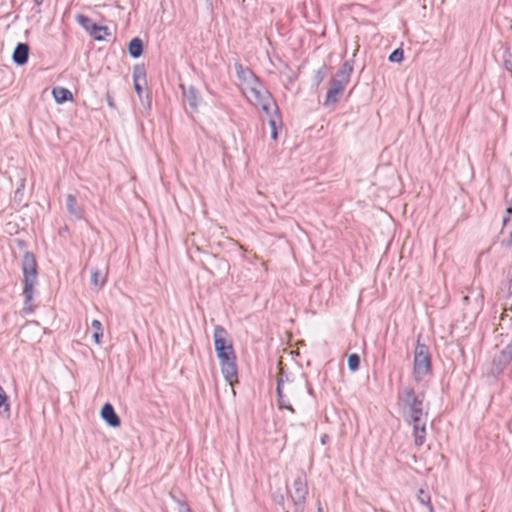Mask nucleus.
<instances>
[{
    "mask_svg": "<svg viewBox=\"0 0 512 512\" xmlns=\"http://www.w3.org/2000/svg\"><path fill=\"white\" fill-rule=\"evenodd\" d=\"M507 55L504 57V67L508 71H512V55L507 51L505 52Z\"/></svg>",
    "mask_w": 512,
    "mask_h": 512,
    "instance_id": "30",
    "label": "nucleus"
},
{
    "mask_svg": "<svg viewBox=\"0 0 512 512\" xmlns=\"http://www.w3.org/2000/svg\"><path fill=\"white\" fill-rule=\"evenodd\" d=\"M317 512H323V509L320 505L318 506Z\"/></svg>",
    "mask_w": 512,
    "mask_h": 512,
    "instance_id": "41",
    "label": "nucleus"
},
{
    "mask_svg": "<svg viewBox=\"0 0 512 512\" xmlns=\"http://www.w3.org/2000/svg\"><path fill=\"white\" fill-rule=\"evenodd\" d=\"M101 418L110 427L117 428L121 425L120 417L115 412L113 405L109 402L105 403L100 411Z\"/></svg>",
    "mask_w": 512,
    "mask_h": 512,
    "instance_id": "11",
    "label": "nucleus"
},
{
    "mask_svg": "<svg viewBox=\"0 0 512 512\" xmlns=\"http://www.w3.org/2000/svg\"><path fill=\"white\" fill-rule=\"evenodd\" d=\"M9 411L8 396L0 385V413Z\"/></svg>",
    "mask_w": 512,
    "mask_h": 512,
    "instance_id": "26",
    "label": "nucleus"
},
{
    "mask_svg": "<svg viewBox=\"0 0 512 512\" xmlns=\"http://www.w3.org/2000/svg\"><path fill=\"white\" fill-rule=\"evenodd\" d=\"M106 101H107V104L115 109L116 108V104H115V101H114V98L110 95V93H107L106 94Z\"/></svg>",
    "mask_w": 512,
    "mask_h": 512,
    "instance_id": "35",
    "label": "nucleus"
},
{
    "mask_svg": "<svg viewBox=\"0 0 512 512\" xmlns=\"http://www.w3.org/2000/svg\"><path fill=\"white\" fill-rule=\"evenodd\" d=\"M76 21L96 41H103L106 36L110 35V31L107 26H101L94 23L92 19L86 15H77Z\"/></svg>",
    "mask_w": 512,
    "mask_h": 512,
    "instance_id": "6",
    "label": "nucleus"
},
{
    "mask_svg": "<svg viewBox=\"0 0 512 512\" xmlns=\"http://www.w3.org/2000/svg\"><path fill=\"white\" fill-rule=\"evenodd\" d=\"M217 357L220 361L221 372L225 380L230 385H233L238 375L235 351H223L222 354H217Z\"/></svg>",
    "mask_w": 512,
    "mask_h": 512,
    "instance_id": "5",
    "label": "nucleus"
},
{
    "mask_svg": "<svg viewBox=\"0 0 512 512\" xmlns=\"http://www.w3.org/2000/svg\"><path fill=\"white\" fill-rule=\"evenodd\" d=\"M143 85V82H134V89L140 99H142Z\"/></svg>",
    "mask_w": 512,
    "mask_h": 512,
    "instance_id": "31",
    "label": "nucleus"
},
{
    "mask_svg": "<svg viewBox=\"0 0 512 512\" xmlns=\"http://www.w3.org/2000/svg\"><path fill=\"white\" fill-rule=\"evenodd\" d=\"M417 499L421 504L428 507L429 512H434L433 506L431 504V496L428 491L420 489L417 494Z\"/></svg>",
    "mask_w": 512,
    "mask_h": 512,
    "instance_id": "21",
    "label": "nucleus"
},
{
    "mask_svg": "<svg viewBox=\"0 0 512 512\" xmlns=\"http://www.w3.org/2000/svg\"><path fill=\"white\" fill-rule=\"evenodd\" d=\"M404 52L401 48H397L389 55L388 59L390 62H401L403 60Z\"/></svg>",
    "mask_w": 512,
    "mask_h": 512,
    "instance_id": "27",
    "label": "nucleus"
},
{
    "mask_svg": "<svg viewBox=\"0 0 512 512\" xmlns=\"http://www.w3.org/2000/svg\"><path fill=\"white\" fill-rule=\"evenodd\" d=\"M179 512H191V509L187 505L181 504Z\"/></svg>",
    "mask_w": 512,
    "mask_h": 512,
    "instance_id": "36",
    "label": "nucleus"
},
{
    "mask_svg": "<svg viewBox=\"0 0 512 512\" xmlns=\"http://www.w3.org/2000/svg\"><path fill=\"white\" fill-rule=\"evenodd\" d=\"M420 337L421 336H418L417 339L413 360V378L416 382L422 381L423 378L432 371V359L429 347L420 342Z\"/></svg>",
    "mask_w": 512,
    "mask_h": 512,
    "instance_id": "3",
    "label": "nucleus"
},
{
    "mask_svg": "<svg viewBox=\"0 0 512 512\" xmlns=\"http://www.w3.org/2000/svg\"><path fill=\"white\" fill-rule=\"evenodd\" d=\"M352 72V63L350 61H345L337 71L336 75L332 78V80L346 87L350 81Z\"/></svg>",
    "mask_w": 512,
    "mask_h": 512,
    "instance_id": "14",
    "label": "nucleus"
},
{
    "mask_svg": "<svg viewBox=\"0 0 512 512\" xmlns=\"http://www.w3.org/2000/svg\"><path fill=\"white\" fill-rule=\"evenodd\" d=\"M22 272L24 275V308L25 314L32 313L34 311L30 302L33 298L34 286L37 283V262L32 252H25L22 258Z\"/></svg>",
    "mask_w": 512,
    "mask_h": 512,
    "instance_id": "2",
    "label": "nucleus"
},
{
    "mask_svg": "<svg viewBox=\"0 0 512 512\" xmlns=\"http://www.w3.org/2000/svg\"><path fill=\"white\" fill-rule=\"evenodd\" d=\"M308 495L307 479L305 476H298L293 482L292 500H306Z\"/></svg>",
    "mask_w": 512,
    "mask_h": 512,
    "instance_id": "12",
    "label": "nucleus"
},
{
    "mask_svg": "<svg viewBox=\"0 0 512 512\" xmlns=\"http://www.w3.org/2000/svg\"><path fill=\"white\" fill-rule=\"evenodd\" d=\"M348 368L351 372H355L360 366V356L357 353H352L348 356Z\"/></svg>",
    "mask_w": 512,
    "mask_h": 512,
    "instance_id": "24",
    "label": "nucleus"
},
{
    "mask_svg": "<svg viewBox=\"0 0 512 512\" xmlns=\"http://www.w3.org/2000/svg\"><path fill=\"white\" fill-rule=\"evenodd\" d=\"M293 502V512H304L305 511V503L306 500H292Z\"/></svg>",
    "mask_w": 512,
    "mask_h": 512,
    "instance_id": "29",
    "label": "nucleus"
},
{
    "mask_svg": "<svg viewBox=\"0 0 512 512\" xmlns=\"http://www.w3.org/2000/svg\"><path fill=\"white\" fill-rule=\"evenodd\" d=\"M133 82L146 84V70L144 65H135L133 68Z\"/></svg>",
    "mask_w": 512,
    "mask_h": 512,
    "instance_id": "22",
    "label": "nucleus"
},
{
    "mask_svg": "<svg viewBox=\"0 0 512 512\" xmlns=\"http://www.w3.org/2000/svg\"><path fill=\"white\" fill-rule=\"evenodd\" d=\"M269 123H270L271 129H272V131H271V137H272L274 140H276V139H277V126H276V121H275V120H273V119H271Z\"/></svg>",
    "mask_w": 512,
    "mask_h": 512,
    "instance_id": "32",
    "label": "nucleus"
},
{
    "mask_svg": "<svg viewBox=\"0 0 512 512\" xmlns=\"http://www.w3.org/2000/svg\"><path fill=\"white\" fill-rule=\"evenodd\" d=\"M502 350L512 360V338L511 341Z\"/></svg>",
    "mask_w": 512,
    "mask_h": 512,
    "instance_id": "33",
    "label": "nucleus"
},
{
    "mask_svg": "<svg viewBox=\"0 0 512 512\" xmlns=\"http://www.w3.org/2000/svg\"><path fill=\"white\" fill-rule=\"evenodd\" d=\"M326 77V66L325 65H322L315 73L314 75V82L316 83V85H319L323 80L324 78Z\"/></svg>",
    "mask_w": 512,
    "mask_h": 512,
    "instance_id": "28",
    "label": "nucleus"
},
{
    "mask_svg": "<svg viewBox=\"0 0 512 512\" xmlns=\"http://www.w3.org/2000/svg\"><path fill=\"white\" fill-rule=\"evenodd\" d=\"M235 70L237 77L239 80L244 82H249L250 80H254V82H258L257 77L254 75L250 68L244 67L241 63H235Z\"/></svg>",
    "mask_w": 512,
    "mask_h": 512,
    "instance_id": "17",
    "label": "nucleus"
},
{
    "mask_svg": "<svg viewBox=\"0 0 512 512\" xmlns=\"http://www.w3.org/2000/svg\"><path fill=\"white\" fill-rule=\"evenodd\" d=\"M286 512H288V511H286Z\"/></svg>",
    "mask_w": 512,
    "mask_h": 512,
    "instance_id": "44",
    "label": "nucleus"
},
{
    "mask_svg": "<svg viewBox=\"0 0 512 512\" xmlns=\"http://www.w3.org/2000/svg\"><path fill=\"white\" fill-rule=\"evenodd\" d=\"M326 439H327V435H323V436L321 437V443H322V444H325V443H326Z\"/></svg>",
    "mask_w": 512,
    "mask_h": 512,
    "instance_id": "40",
    "label": "nucleus"
},
{
    "mask_svg": "<svg viewBox=\"0 0 512 512\" xmlns=\"http://www.w3.org/2000/svg\"><path fill=\"white\" fill-rule=\"evenodd\" d=\"M105 283V277L102 276L99 270H94L91 275V284L94 286L102 287Z\"/></svg>",
    "mask_w": 512,
    "mask_h": 512,
    "instance_id": "25",
    "label": "nucleus"
},
{
    "mask_svg": "<svg viewBox=\"0 0 512 512\" xmlns=\"http://www.w3.org/2000/svg\"><path fill=\"white\" fill-rule=\"evenodd\" d=\"M506 213H507V216H511L512 215V206L509 205L507 208H506Z\"/></svg>",
    "mask_w": 512,
    "mask_h": 512,
    "instance_id": "37",
    "label": "nucleus"
},
{
    "mask_svg": "<svg viewBox=\"0 0 512 512\" xmlns=\"http://www.w3.org/2000/svg\"><path fill=\"white\" fill-rule=\"evenodd\" d=\"M296 390V385L288 381V376L281 370L277 379L276 392L278 396V403L280 409H287L294 413L295 410L290 404L288 396H293Z\"/></svg>",
    "mask_w": 512,
    "mask_h": 512,
    "instance_id": "4",
    "label": "nucleus"
},
{
    "mask_svg": "<svg viewBox=\"0 0 512 512\" xmlns=\"http://www.w3.org/2000/svg\"><path fill=\"white\" fill-rule=\"evenodd\" d=\"M214 346L216 354H222L223 351H233V344L228 339V333L226 329L220 325L214 328Z\"/></svg>",
    "mask_w": 512,
    "mask_h": 512,
    "instance_id": "8",
    "label": "nucleus"
},
{
    "mask_svg": "<svg viewBox=\"0 0 512 512\" xmlns=\"http://www.w3.org/2000/svg\"><path fill=\"white\" fill-rule=\"evenodd\" d=\"M66 208L70 216L76 220H80L83 217V209L77 202L76 197L73 194H68L66 197Z\"/></svg>",
    "mask_w": 512,
    "mask_h": 512,
    "instance_id": "16",
    "label": "nucleus"
},
{
    "mask_svg": "<svg viewBox=\"0 0 512 512\" xmlns=\"http://www.w3.org/2000/svg\"><path fill=\"white\" fill-rule=\"evenodd\" d=\"M24 189H25V179L21 178L19 185L13 195V202L19 207L25 206Z\"/></svg>",
    "mask_w": 512,
    "mask_h": 512,
    "instance_id": "20",
    "label": "nucleus"
},
{
    "mask_svg": "<svg viewBox=\"0 0 512 512\" xmlns=\"http://www.w3.org/2000/svg\"><path fill=\"white\" fill-rule=\"evenodd\" d=\"M91 327L95 329V332L93 333V339L97 344H100L101 339L103 337V328L102 323L99 320H93L91 323Z\"/></svg>",
    "mask_w": 512,
    "mask_h": 512,
    "instance_id": "23",
    "label": "nucleus"
},
{
    "mask_svg": "<svg viewBox=\"0 0 512 512\" xmlns=\"http://www.w3.org/2000/svg\"><path fill=\"white\" fill-rule=\"evenodd\" d=\"M398 400L402 406L404 418L413 425L415 445H423L428 416V412L425 410V393H416L413 387L405 386L398 392Z\"/></svg>",
    "mask_w": 512,
    "mask_h": 512,
    "instance_id": "1",
    "label": "nucleus"
},
{
    "mask_svg": "<svg viewBox=\"0 0 512 512\" xmlns=\"http://www.w3.org/2000/svg\"><path fill=\"white\" fill-rule=\"evenodd\" d=\"M251 95L255 98L257 104H259L262 110L266 114H270L271 106H276L274 103L270 92L265 89L259 81L255 83L254 86L250 88Z\"/></svg>",
    "mask_w": 512,
    "mask_h": 512,
    "instance_id": "7",
    "label": "nucleus"
},
{
    "mask_svg": "<svg viewBox=\"0 0 512 512\" xmlns=\"http://www.w3.org/2000/svg\"><path fill=\"white\" fill-rule=\"evenodd\" d=\"M143 49V41L139 37H135L132 40H130L128 44V52L132 58H139L143 53Z\"/></svg>",
    "mask_w": 512,
    "mask_h": 512,
    "instance_id": "19",
    "label": "nucleus"
},
{
    "mask_svg": "<svg viewBox=\"0 0 512 512\" xmlns=\"http://www.w3.org/2000/svg\"><path fill=\"white\" fill-rule=\"evenodd\" d=\"M510 205L512 206V197H511Z\"/></svg>",
    "mask_w": 512,
    "mask_h": 512,
    "instance_id": "43",
    "label": "nucleus"
},
{
    "mask_svg": "<svg viewBox=\"0 0 512 512\" xmlns=\"http://www.w3.org/2000/svg\"><path fill=\"white\" fill-rule=\"evenodd\" d=\"M511 361L512 360L503 352V350H500L494 354L492 358L490 374L493 376L501 374L511 363Z\"/></svg>",
    "mask_w": 512,
    "mask_h": 512,
    "instance_id": "10",
    "label": "nucleus"
},
{
    "mask_svg": "<svg viewBox=\"0 0 512 512\" xmlns=\"http://www.w3.org/2000/svg\"><path fill=\"white\" fill-rule=\"evenodd\" d=\"M28 58L29 45L26 43H18L12 54L13 62L18 66H22L27 63Z\"/></svg>",
    "mask_w": 512,
    "mask_h": 512,
    "instance_id": "15",
    "label": "nucleus"
},
{
    "mask_svg": "<svg viewBox=\"0 0 512 512\" xmlns=\"http://www.w3.org/2000/svg\"><path fill=\"white\" fill-rule=\"evenodd\" d=\"M53 97L58 104L65 103L73 99L72 92L64 87H54L52 90Z\"/></svg>",
    "mask_w": 512,
    "mask_h": 512,
    "instance_id": "18",
    "label": "nucleus"
},
{
    "mask_svg": "<svg viewBox=\"0 0 512 512\" xmlns=\"http://www.w3.org/2000/svg\"><path fill=\"white\" fill-rule=\"evenodd\" d=\"M30 325H33V323H27L22 329L29 327Z\"/></svg>",
    "mask_w": 512,
    "mask_h": 512,
    "instance_id": "42",
    "label": "nucleus"
},
{
    "mask_svg": "<svg viewBox=\"0 0 512 512\" xmlns=\"http://www.w3.org/2000/svg\"><path fill=\"white\" fill-rule=\"evenodd\" d=\"M35 5L40 6L44 2V0H33Z\"/></svg>",
    "mask_w": 512,
    "mask_h": 512,
    "instance_id": "38",
    "label": "nucleus"
},
{
    "mask_svg": "<svg viewBox=\"0 0 512 512\" xmlns=\"http://www.w3.org/2000/svg\"><path fill=\"white\" fill-rule=\"evenodd\" d=\"M345 86L331 80V87L328 89L324 101L325 106H331L337 103L344 93Z\"/></svg>",
    "mask_w": 512,
    "mask_h": 512,
    "instance_id": "13",
    "label": "nucleus"
},
{
    "mask_svg": "<svg viewBox=\"0 0 512 512\" xmlns=\"http://www.w3.org/2000/svg\"><path fill=\"white\" fill-rule=\"evenodd\" d=\"M180 88L182 89L184 99L187 102L191 111L197 112L198 107L201 103V96L199 94V91L192 85L188 88H185V86L181 84Z\"/></svg>",
    "mask_w": 512,
    "mask_h": 512,
    "instance_id": "9",
    "label": "nucleus"
},
{
    "mask_svg": "<svg viewBox=\"0 0 512 512\" xmlns=\"http://www.w3.org/2000/svg\"><path fill=\"white\" fill-rule=\"evenodd\" d=\"M501 245L504 247H511L512 246V232L509 234L508 238H505L501 241Z\"/></svg>",
    "mask_w": 512,
    "mask_h": 512,
    "instance_id": "34",
    "label": "nucleus"
},
{
    "mask_svg": "<svg viewBox=\"0 0 512 512\" xmlns=\"http://www.w3.org/2000/svg\"><path fill=\"white\" fill-rule=\"evenodd\" d=\"M510 220V216H507L503 219V226H505Z\"/></svg>",
    "mask_w": 512,
    "mask_h": 512,
    "instance_id": "39",
    "label": "nucleus"
}]
</instances>
